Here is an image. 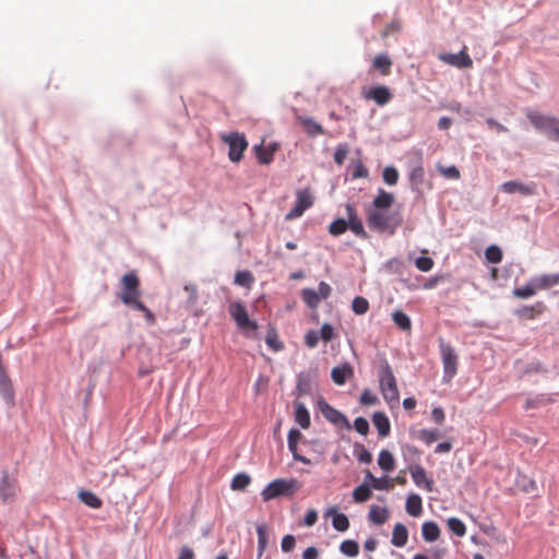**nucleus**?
I'll use <instances>...</instances> for the list:
<instances>
[{"label": "nucleus", "mask_w": 559, "mask_h": 559, "mask_svg": "<svg viewBox=\"0 0 559 559\" xmlns=\"http://www.w3.org/2000/svg\"><path fill=\"white\" fill-rule=\"evenodd\" d=\"M367 225L371 230L393 235L402 224V217L391 214L389 210L366 209Z\"/></svg>", "instance_id": "obj_1"}, {"label": "nucleus", "mask_w": 559, "mask_h": 559, "mask_svg": "<svg viewBox=\"0 0 559 559\" xmlns=\"http://www.w3.org/2000/svg\"><path fill=\"white\" fill-rule=\"evenodd\" d=\"M379 385L383 399L390 405L399 404L400 392L396 384L393 370L386 360H383L379 367Z\"/></svg>", "instance_id": "obj_2"}, {"label": "nucleus", "mask_w": 559, "mask_h": 559, "mask_svg": "<svg viewBox=\"0 0 559 559\" xmlns=\"http://www.w3.org/2000/svg\"><path fill=\"white\" fill-rule=\"evenodd\" d=\"M526 118L534 128L543 132L549 140L559 142V118L528 110Z\"/></svg>", "instance_id": "obj_3"}, {"label": "nucleus", "mask_w": 559, "mask_h": 559, "mask_svg": "<svg viewBox=\"0 0 559 559\" xmlns=\"http://www.w3.org/2000/svg\"><path fill=\"white\" fill-rule=\"evenodd\" d=\"M120 300L129 307H133L141 299L140 278L135 271L124 274L120 280Z\"/></svg>", "instance_id": "obj_4"}, {"label": "nucleus", "mask_w": 559, "mask_h": 559, "mask_svg": "<svg viewBox=\"0 0 559 559\" xmlns=\"http://www.w3.org/2000/svg\"><path fill=\"white\" fill-rule=\"evenodd\" d=\"M439 352L443 365V381L450 382L457 373L459 356L452 345L439 340Z\"/></svg>", "instance_id": "obj_5"}, {"label": "nucleus", "mask_w": 559, "mask_h": 559, "mask_svg": "<svg viewBox=\"0 0 559 559\" xmlns=\"http://www.w3.org/2000/svg\"><path fill=\"white\" fill-rule=\"evenodd\" d=\"M295 480L275 479L271 481L261 492L263 501L267 502L281 495H287L294 491Z\"/></svg>", "instance_id": "obj_6"}, {"label": "nucleus", "mask_w": 559, "mask_h": 559, "mask_svg": "<svg viewBox=\"0 0 559 559\" xmlns=\"http://www.w3.org/2000/svg\"><path fill=\"white\" fill-rule=\"evenodd\" d=\"M223 141L228 144V157L231 162H239L242 158L243 152L248 147V142L243 134L233 132L222 136Z\"/></svg>", "instance_id": "obj_7"}, {"label": "nucleus", "mask_w": 559, "mask_h": 559, "mask_svg": "<svg viewBox=\"0 0 559 559\" xmlns=\"http://www.w3.org/2000/svg\"><path fill=\"white\" fill-rule=\"evenodd\" d=\"M228 311H229V314L231 316V318L235 320L237 326L240 330L254 331L258 329V324L254 321L250 320L247 309L241 302L236 301V302L230 304Z\"/></svg>", "instance_id": "obj_8"}, {"label": "nucleus", "mask_w": 559, "mask_h": 559, "mask_svg": "<svg viewBox=\"0 0 559 559\" xmlns=\"http://www.w3.org/2000/svg\"><path fill=\"white\" fill-rule=\"evenodd\" d=\"M296 197L294 207L286 214L287 221L300 217L313 204V197L309 190H299Z\"/></svg>", "instance_id": "obj_9"}, {"label": "nucleus", "mask_w": 559, "mask_h": 559, "mask_svg": "<svg viewBox=\"0 0 559 559\" xmlns=\"http://www.w3.org/2000/svg\"><path fill=\"white\" fill-rule=\"evenodd\" d=\"M361 95L367 100H373L378 106L386 105L393 97L390 88L385 85L362 88Z\"/></svg>", "instance_id": "obj_10"}, {"label": "nucleus", "mask_w": 559, "mask_h": 559, "mask_svg": "<svg viewBox=\"0 0 559 559\" xmlns=\"http://www.w3.org/2000/svg\"><path fill=\"white\" fill-rule=\"evenodd\" d=\"M439 59L447 64L456 67L459 69H467L473 67V60L466 52V47H464L459 53H441Z\"/></svg>", "instance_id": "obj_11"}, {"label": "nucleus", "mask_w": 559, "mask_h": 559, "mask_svg": "<svg viewBox=\"0 0 559 559\" xmlns=\"http://www.w3.org/2000/svg\"><path fill=\"white\" fill-rule=\"evenodd\" d=\"M19 491L17 481L5 473L0 480V499L3 503L13 502Z\"/></svg>", "instance_id": "obj_12"}, {"label": "nucleus", "mask_w": 559, "mask_h": 559, "mask_svg": "<svg viewBox=\"0 0 559 559\" xmlns=\"http://www.w3.org/2000/svg\"><path fill=\"white\" fill-rule=\"evenodd\" d=\"M408 469L416 486L424 488L428 492L433 490V480L427 476L426 469L421 465L413 464Z\"/></svg>", "instance_id": "obj_13"}, {"label": "nucleus", "mask_w": 559, "mask_h": 559, "mask_svg": "<svg viewBox=\"0 0 559 559\" xmlns=\"http://www.w3.org/2000/svg\"><path fill=\"white\" fill-rule=\"evenodd\" d=\"M501 191L508 194L520 193L522 195H533L535 193V183L525 185L523 182L511 180L501 185Z\"/></svg>", "instance_id": "obj_14"}, {"label": "nucleus", "mask_w": 559, "mask_h": 559, "mask_svg": "<svg viewBox=\"0 0 559 559\" xmlns=\"http://www.w3.org/2000/svg\"><path fill=\"white\" fill-rule=\"evenodd\" d=\"M346 212H347V229L349 228L356 236L366 239L368 238V235L364 228V225L359 217L357 216L356 210L353 205L347 204L346 205Z\"/></svg>", "instance_id": "obj_15"}, {"label": "nucleus", "mask_w": 559, "mask_h": 559, "mask_svg": "<svg viewBox=\"0 0 559 559\" xmlns=\"http://www.w3.org/2000/svg\"><path fill=\"white\" fill-rule=\"evenodd\" d=\"M301 437L302 435L298 429L292 428L288 432V449L292 452L294 460L305 464H310L311 461L308 457L300 455L297 451L298 442L301 439Z\"/></svg>", "instance_id": "obj_16"}, {"label": "nucleus", "mask_w": 559, "mask_h": 559, "mask_svg": "<svg viewBox=\"0 0 559 559\" xmlns=\"http://www.w3.org/2000/svg\"><path fill=\"white\" fill-rule=\"evenodd\" d=\"M354 370L348 362L334 367L331 371L332 380L337 385H343L346 380L353 377Z\"/></svg>", "instance_id": "obj_17"}, {"label": "nucleus", "mask_w": 559, "mask_h": 559, "mask_svg": "<svg viewBox=\"0 0 559 559\" xmlns=\"http://www.w3.org/2000/svg\"><path fill=\"white\" fill-rule=\"evenodd\" d=\"M394 195L390 192H386L383 189L378 190V194L373 199L372 203L368 209H380V210H390V207L394 203Z\"/></svg>", "instance_id": "obj_18"}, {"label": "nucleus", "mask_w": 559, "mask_h": 559, "mask_svg": "<svg viewBox=\"0 0 559 559\" xmlns=\"http://www.w3.org/2000/svg\"><path fill=\"white\" fill-rule=\"evenodd\" d=\"M323 416L335 425H345L347 428H349V423L347 418L336 408L332 407L328 403H324V405L321 407Z\"/></svg>", "instance_id": "obj_19"}, {"label": "nucleus", "mask_w": 559, "mask_h": 559, "mask_svg": "<svg viewBox=\"0 0 559 559\" xmlns=\"http://www.w3.org/2000/svg\"><path fill=\"white\" fill-rule=\"evenodd\" d=\"M546 309V306L543 301H537L533 306H524L515 311L516 316L520 318H524L527 320H533L539 314H542Z\"/></svg>", "instance_id": "obj_20"}, {"label": "nucleus", "mask_w": 559, "mask_h": 559, "mask_svg": "<svg viewBox=\"0 0 559 559\" xmlns=\"http://www.w3.org/2000/svg\"><path fill=\"white\" fill-rule=\"evenodd\" d=\"M326 516L332 518V526L337 532H345L349 528V520L344 513L337 512L335 508L329 509Z\"/></svg>", "instance_id": "obj_21"}, {"label": "nucleus", "mask_w": 559, "mask_h": 559, "mask_svg": "<svg viewBox=\"0 0 559 559\" xmlns=\"http://www.w3.org/2000/svg\"><path fill=\"white\" fill-rule=\"evenodd\" d=\"M537 290H545L559 284V273L543 274L532 277Z\"/></svg>", "instance_id": "obj_22"}, {"label": "nucleus", "mask_w": 559, "mask_h": 559, "mask_svg": "<svg viewBox=\"0 0 559 559\" xmlns=\"http://www.w3.org/2000/svg\"><path fill=\"white\" fill-rule=\"evenodd\" d=\"M372 423L378 430L380 437L384 438L389 436L391 425L388 416L382 412H377L372 416Z\"/></svg>", "instance_id": "obj_23"}, {"label": "nucleus", "mask_w": 559, "mask_h": 559, "mask_svg": "<svg viewBox=\"0 0 559 559\" xmlns=\"http://www.w3.org/2000/svg\"><path fill=\"white\" fill-rule=\"evenodd\" d=\"M295 408V421L302 428L308 429L310 427V414L301 402L294 403Z\"/></svg>", "instance_id": "obj_24"}, {"label": "nucleus", "mask_w": 559, "mask_h": 559, "mask_svg": "<svg viewBox=\"0 0 559 559\" xmlns=\"http://www.w3.org/2000/svg\"><path fill=\"white\" fill-rule=\"evenodd\" d=\"M392 64V60L385 53L377 55L372 60V69L379 71L383 76L391 73Z\"/></svg>", "instance_id": "obj_25"}, {"label": "nucleus", "mask_w": 559, "mask_h": 559, "mask_svg": "<svg viewBox=\"0 0 559 559\" xmlns=\"http://www.w3.org/2000/svg\"><path fill=\"white\" fill-rule=\"evenodd\" d=\"M406 512L414 518H418L423 513V501L419 495L411 493L406 499Z\"/></svg>", "instance_id": "obj_26"}, {"label": "nucleus", "mask_w": 559, "mask_h": 559, "mask_svg": "<svg viewBox=\"0 0 559 559\" xmlns=\"http://www.w3.org/2000/svg\"><path fill=\"white\" fill-rule=\"evenodd\" d=\"M298 120L302 124V127L308 135L314 138L317 135L324 134V130H323L322 126L320 123H318L317 121H314L312 118L306 117V116H299Z\"/></svg>", "instance_id": "obj_27"}, {"label": "nucleus", "mask_w": 559, "mask_h": 559, "mask_svg": "<svg viewBox=\"0 0 559 559\" xmlns=\"http://www.w3.org/2000/svg\"><path fill=\"white\" fill-rule=\"evenodd\" d=\"M408 539V531L402 523H396L392 532L391 543L395 547H403L406 545Z\"/></svg>", "instance_id": "obj_28"}, {"label": "nucleus", "mask_w": 559, "mask_h": 559, "mask_svg": "<svg viewBox=\"0 0 559 559\" xmlns=\"http://www.w3.org/2000/svg\"><path fill=\"white\" fill-rule=\"evenodd\" d=\"M421 535L426 542L432 543L440 537V528L436 522H425L421 526Z\"/></svg>", "instance_id": "obj_29"}, {"label": "nucleus", "mask_w": 559, "mask_h": 559, "mask_svg": "<svg viewBox=\"0 0 559 559\" xmlns=\"http://www.w3.org/2000/svg\"><path fill=\"white\" fill-rule=\"evenodd\" d=\"M0 393L4 400L12 401V399H13L12 383H11L4 368L0 369Z\"/></svg>", "instance_id": "obj_30"}, {"label": "nucleus", "mask_w": 559, "mask_h": 559, "mask_svg": "<svg viewBox=\"0 0 559 559\" xmlns=\"http://www.w3.org/2000/svg\"><path fill=\"white\" fill-rule=\"evenodd\" d=\"M537 292L538 290L534 285V281L531 278L524 286L514 288L512 294L516 298L527 299L536 295Z\"/></svg>", "instance_id": "obj_31"}, {"label": "nucleus", "mask_w": 559, "mask_h": 559, "mask_svg": "<svg viewBox=\"0 0 559 559\" xmlns=\"http://www.w3.org/2000/svg\"><path fill=\"white\" fill-rule=\"evenodd\" d=\"M379 466L385 472H392L395 467V460L389 450H381L378 456Z\"/></svg>", "instance_id": "obj_32"}, {"label": "nucleus", "mask_w": 559, "mask_h": 559, "mask_svg": "<svg viewBox=\"0 0 559 559\" xmlns=\"http://www.w3.org/2000/svg\"><path fill=\"white\" fill-rule=\"evenodd\" d=\"M389 519V511L385 508L372 506L369 511V520L378 525L385 523Z\"/></svg>", "instance_id": "obj_33"}, {"label": "nucleus", "mask_w": 559, "mask_h": 559, "mask_svg": "<svg viewBox=\"0 0 559 559\" xmlns=\"http://www.w3.org/2000/svg\"><path fill=\"white\" fill-rule=\"evenodd\" d=\"M80 500L90 508L99 509L103 504L100 498H98L94 492L88 490H82L79 492Z\"/></svg>", "instance_id": "obj_34"}, {"label": "nucleus", "mask_w": 559, "mask_h": 559, "mask_svg": "<svg viewBox=\"0 0 559 559\" xmlns=\"http://www.w3.org/2000/svg\"><path fill=\"white\" fill-rule=\"evenodd\" d=\"M301 298L304 302L311 309H317L321 300L319 294L312 288L302 289Z\"/></svg>", "instance_id": "obj_35"}, {"label": "nucleus", "mask_w": 559, "mask_h": 559, "mask_svg": "<svg viewBox=\"0 0 559 559\" xmlns=\"http://www.w3.org/2000/svg\"><path fill=\"white\" fill-rule=\"evenodd\" d=\"M371 497V488L367 484L356 487L353 491V499L357 503H362Z\"/></svg>", "instance_id": "obj_36"}, {"label": "nucleus", "mask_w": 559, "mask_h": 559, "mask_svg": "<svg viewBox=\"0 0 559 559\" xmlns=\"http://www.w3.org/2000/svg\"><path fill=\"white\" fill-rule=\"evenodd\" d=\"M394 323L403 331H411L412 322L409 317L403 311L396 310L392 313Z\"/></svg>", "instance_id": "obj_37"}, {"label": "nucleus", "mask_w": 559, "mask_h": 559, "mask_svg": "<svg viewBox=\"0 0 559 559\" xmlns=\"http://www.w3.org/2000/svg\"><path fill=\"white\" fill-rule=\"evenodd\" d=\"M258 534V559H260L267 546V532L264 525H258L257 527Z\"/></svg>", "instance_id": "obj_38"}, {"label": "nucleus", "mask_w": 559, "mask_h": 559, "mask_svg": "<svg viewBox=\"0 0 559 559\" xmlns=\"http://www.w3.org/2000/svg\"><path fill=\"white\" fill-rule=\"evenodd\" d=\"M340 550L347 557H356L359 554V545L355 540L346 539L341 543Z\"/></svg>", "instance_id": "obj_39"}, {"label": "nucleus", "mask_w": 559, "mask_h": 559, "mask_svg": "<svg viewBox=\"0 0 559 559\" xmlns=\"http://www.w3.org/2000/svg\"><path fill=\"white\" fill-rule=\"evenodd\" d=\"M251 481V478L249 475L245 473H239L234 476L230 487L233 490H243L246 489Z\"/></svg>", "instance_id": "obj_40"}, {"label": "nucleus", "mask_w": 559, "mask_h": 559, "mask_svg": "<svg viewBox=\"0 0 559 559\" xmlns=\"http://www.w3.org/2000/svg\"><path fill=\"white\" fill-rule=\"evenodd\" d=\"M425 179V170L421 166H416L412 169L409 180L414 189H419Z\"/></svg>", "instance_id": "obj_41"}, {"label": "nucleus", "mask_w": 559, "mask_h": 559, "mask_svg": "<svg viewBox=\"0 0 559 559\" xmlns=\"http://www.w3.org/2000/svg\"><path fill=\"white\" fill-rule=\"evenodd\" d=\"M518 486L521 488V490L527 493L535 492L537 490L536 481L526 475H521L519 477Z\"/></svg>", "instance_id": "obj_42"}, {"label": "nucleus", "mask_w": 559, "mask_h": 559, "mask_svg": "<svg viewBox=\"0 0 559 559\" xmlns=\"http://www.w3.org/2000/svg\"><path fill=\"white\" fill-rule=\"evenodd\" d=\"M449 530L459 537H462L466 534L465 524L457 518H450L448 520Z\"/></svg>", "instance_id": "obj_43"}, {"label": "nucleus", "mask_w": 559, "mask_h": 559, "mask_svg": "<svg viewBox=\"0 0 559 559\" xmlns=\"http://www.w3.org/2000/svg\"><path fill=\"white\" fill-rule=\"evenodd\" d=\"M352 309L356 314H365L369 310V302L365 297L357 296L352 302Z\"/></svg>", "instance_id": "obj_44"}, {"label": "nucleus", "mask_w": 559, "mask_h": 559, "mask_svg": "<svg viewBox=\"0 0 559 559\" xmlns=\"http://www.w3.org/2000/svg\"><path fill=\"white\" fill-rule=\"evenodd\" d=\"M254 278L250 271H238L235 275V284L243 287H249Z\"/></svg>", "instance_id": "obj_45"}, {"label": "nucleus", "mask_w": 559, "mask_h": 559, "mask_svg": "<svg viewBox=\"0 0 559 559\" xmlns=\"http://www.w3.org/2000/svg\"><path fill=\"white\" fill-rule=\"evenodd\" d=\"M417 438L429 445L438 440L439 431L436 429H421L418 431Z\"/></svg>", "instance_id": "obj_46"}, {"label": "nucleus", "mask_w": 559, "mask_h": 559, "mask_svg": "<svg viewBox=\"0 0 559 559\" xmlns=\"http://www.w3.org/2000/svg\"><path fill=\"white\" fill-rule=\"evenodd\" d=\"M437 168H438L439 173L447 179L457 180L461 176L460 170L453 165H451V166L438 165Z\"/></svg>", "instance_id": "obj_47"}, {"label": "nucleus", "mask_w": 559, "mask_h": 559, "mask_svg": "<svg viewBox=\"0 0 559 559\" xmlns=\"http://www.w3.org/2000/svg\"><path fill=\"white\" fill-rule=\"evenodd\" d=\"M485 257L490 263H499L502 260V251L499 247L492 245L486 249Z\"/></svg>", "instance_id": "obj_48"}, {"label": "nucleus", "mask_w": 559, "mask_h": 559, "mask_svg": "<svg viewBox=\"0 0 559 559\" xmlns=\"http://www.w3.org/2000/svg\"><path fill=\"white\" fill-rule=\"evenodd\" d=\"M347 229V222L343 218L335 219L329 226V231L333 236H340Z\"/></svg>", "instance_id": "obj_49"}, {"label": "nucleus", "mask_w": 559, "mask_h": 559, "mask_svg": "<svg viewBox=\"0 0 559 559\" xmlns=\"http://www.w3.org/2000/svg\"><path fill=\"white\" fill-rule=\"evenodd\" d=\"M382 177L385 183L393 186L399 180V171L396 170V168L388 166L383 169Z\"/></svg>", "instance_id": "obj_50"}, {"label": "nucleus", "mask_w": 559, "mask_h": 559, "mask_svg": "<svg viewBox=\"0 0 559 559\" xmlns=\"http://www.w3.org/2000/svg\"><path fill=\"white\" fill-rule=\"evenodd\" d=\"M371 487L376 490H391L394 487V480L388 477L373 479Z\"/></svg>", "instance_id": "obj_51"}, {"label": "nucleus", "mask_w": 559, "mask_h": 559, "mask_svg": "<svg viewBox=\"0 0 559 559\" xmlns=\"http://www.w3.org/2000/svg\"><path fill=\"white\" fill-rule=\"evenodd\" d=\"M433 260L429 257H419L415 261L416 267L421 272H429L433 267Z\"/></svg>", "instance_id": "obj_52"}, {"label": "nucleus", "mask_w": 559, "mask_h": 559, "mask_svg": "<svg viewBox=\"0 0 559 559\" xmlns=\"http://www.w3.org/2000/svg\"><path fill=\"white\" fill-rule=\"evenodd\" d=\"M257 156L261 164H270L273 159V151H269L263 146L257 147Z\"/></svg>", "instance_id": "obj_53"}, {"label": "nucleus", "mask_w": 559, "mask_h": 559, "mask_svg": "<svg viewBox=\"0 0 559 559\" xmlns=\"http://www.w3.org/2000/svg\"><path fill=\"white\" fill-rule=\"evenodd\" d=\"M296 390L298 395H308L310 393V380L302 376H299L297 381Z\"/></svg>", "instance_id": "obj_54"}, {"label": "nucleus", "mask_w": 559, "mask_h": 559, "mask_svg": "<svg viewBox=\"0 0 559 559\" xmlns=\"http://www.w3.org/2000/svg\"><path fill=\"white\" fill-rule=\"evenodd\" d=\"M347 154H348L347 145H345V144L337 145L335 153H334V162L337 165H343L344 160L347 157Z\"/></svg>", "instance_id": "obj_55"}, {"label": "nucleus", "mask_w": 559, "mask_h": 559, "mask_svg": "<svg viewBox=\"0 0 559 559\" xmlns=\"http://www.w3.org/2000/svg\"><path fill=\"white\" fill-rule=\"evenodd\" d=\"M354 428L358 433L366 436L369 431V423L364 417H357L354 420Z\"/></svg>", "instance_id": "obj_56"}, {"label": "nucleus", "mask_w": 559, "mask_h": 559, "mask_svg": "<svg viewBox=\"0 0 559 559\" xmlns=\"http://www.w3.org/2000/svg\"><path fill=\"white\" fill-rule=\"evenodd\" d=\"M296 546V538L292 534H287L282 538L281 548L284 552H290Z\"/></svg>", "instance_id": "obj_57"}, {"label": "nucleus", "mask_w": 559, "mask_h": 559, "mask_svg": "<svg viewBox=\"0 0 559 559\" xmlns=\"http://www.w3.org/2000/svg\"><path fill=\"white\" fill-rule=\"evenodd\" d=\"M334 337V329L331 324L324 323L319 333V338L323 340L324 342H330Z\"/></svg>", "instance_id": "obj_58"}, {"label": "nucleus", "mask_w": 559, "mask_h": 559, "mask_svg": "<svg viewBox=\"0 0 559 559\" xmlns=\"http://www.w3.org/2000/svg\"><path fill=\"white\" fill-rule=\"evenodd\" d=\"M360 403L362 405H374L378 403V397L370 390L366 389L360 395Z\"/></svg>", "instance_id": "obj_59"}, {"label": "nucleus", "mask_w": 559, "mask_h": 559, "mask_svg": "<svg viewBox=\"0 0 559 559\" xmlns=\"http://www.w3.org/2000/svg\"><path fill=\"white\" fill-rule=\"evenodd\" d=\"M265 342L274 350H281L283 348V343L278 341L275 332H269Z\"/></svg>", "instance_id": "obj_60"}, {"label": "nucleus", "mask_w": 559, "mask_h": 559, "mask_svg": "<svg viewBox=\"0 0 559 559\" xmlns=\"http://www.w3.org/2000/svg\"><path fill=\"white\" fill-rule=\"evenodd\" d=\"M133 308L143 312L145 316V319L148 322L154 323L155 317H154L153 312L141 300L139 302H136V305H134Z\"/></svg>", "instance_id": "obj_61"}, {"label": "nucleus", "mask_w": 559, "mask_h": 559, "mask_svg": "<svg viewBox=\"0 0 559 559\" xmlns=\"http://www.w3.org/2000/svg\"><path fill=\"white\" fill-rule=\"evenodd\" d=\"M305 343L310 348L316 347L319 343V333L317 331H309L305 336Z\"/></svg>", "instance_id": "obj_62"}, {"label": "nucleus", "mask_w": 559, "mask_h": 559, "mask_svg": "<svg viewBox=\"0 0 559 559\" xmlns=\"http://www.w3.org/2000/svg\"><path fill=\"white\" fill-rule=\"evenodd\" d=\"M317 293L321 299H326L331 295L332 288L328 283L320 282Z\"/></svg>", "instance_id": "obj_63"}, {"label": "nucleus", "mask_w": 559, "mask_h": 559, "mask_svg": "<svg viewBox=\"0 0 559 559\" xmlns=\"http://www.w3.org/2000/svg\"><path fill=\"white\" fill-rule=\"evenodd\" d=\"M431 418L436 424L441 425L445 418L443 409L441 407H435L431 411Z\"/></svg>", "instance_id": "obj_64"}]
</instances>
